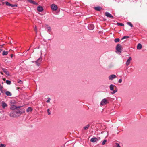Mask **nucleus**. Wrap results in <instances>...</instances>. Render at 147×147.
Returning a JSON list of instances; mask_svg holds the SVG:
<instances>
[{"mask_svg":"<svg viewBox=\"0 0 147 147\" xmlns=\"http://www.w3.org/2000/svg\"><path fill=\"white\" fill-rule=\"evenodd\" d=\"M42 60V58L41 57H40L37 60L35 61V63L38 66H39Z\"/></svg>","mask_w":147,"mask_h":147,"instance_id":"3","label":"nucleus"},{"mask_svg":"<svg viewBox=\"0 0 147 147\" xmlns=\"http://www.w3.org/2000/svg\"><path fill=\"white\" fill-rule=\"evenodd\" d=\"M37 10L39 12H42L43 10V8L42 7L38 6L37 9Z\"/></svg>","mask_w":147,"mask_h":147,"instance_id":"16","label":"nucleus"},{"mask_svg":"<svg viewBox=\"0 0 147 147\" xmlns=\"http://www.w3.org/2000/svg\"><path fill=\"white\" fill-rule=\"evenodd\" d=\"M0 73L2 75H3V73L1 72Z\"/></svg>","mask_w":147,"mask_h":147,"instance_id":"44","label":"nucleus"},{"mask_svg":"<svg viewBox=\"0 0 147 147\" xmlns=\"http://www.w3.org/2000/svg\"><path fill=\"white\" fill-rule=\"evenodd\" d=\"M94 9H95V10L98 11H100L102 8L101 7L98 6L97 7H94Z\"/></svg>","mask_w":147,"mask_h":147,"instance_id":"15","label":"nucleus"},{"mask_svg":"<svg viewBox=\"0 0 147 147\" xmlns=\"http://www.w3.org/2000/svg\"><path fill=\"white\" fill-rule=\"evenodd\" d=\"M127 24L129 26H130L131 27H133V26L132 25V23L130 22H128L127 23Z\"/></svg>","mask_w":147,"mask_h":147,"instance_id":"28","label":"nucleus"},{"mask_svg":"<svg viewBox=\"0 0 147 147\" xmlns=\"http://www.w3.org/2000/svg\"><path fill=\"white\" fill-rule=\"evenodd\" d=\"M8 52L7 51H3L2 55L3 56L6 55L8 54Z\"/></svg>","mask_w":147,"mask_h":147,"instance_id":"21","label":"nucleus"},{"mask_svg":"<svg viewBox=\"0 0 147 147\" xmlns=\"http://www.w3.org/2000/svg\"><path fill=\"white\" fill-rule=\"evenodd\" d=\"M129 37L128 36H124L122 38V39H124L126 38H129Z\"/></svg>","mask_w":147,"mask_h":147,"instance_id":"34","label":"nucleus"},{"mask_svg":"<svg viewBox=\"0 0 147 147\" xmlns=\"http://www.w3.org/2000/svg\"><path fill=\"white\" fill-rule=\"evenodd\" d=\"M5 145L3 144H0V147H5Z\"/></svg>","mask_w":147,"mask_h":147,"instance_id":"33","label":"nucleus"},{"mask_svg":"<svg viewBox=\"0 0 147 147\" xmlns=\"http://www.w3.org/2000/svg\"><path fill=\"white\" fill-rule=\"evenodd\" d=\"M142 45L141 44L139 43L137 45V49H140L142 48Z\"/></svg>","mask_w":147,"mask_h":147,"instance_id":"20","label":"nucleus"},{"mask_svg":"<svg viewBox=\"0 0 147 147\" xmlns=\"http://www.w3.org/2000/svg\"><path fill=\"white\" fill-rule=\"evenodd\" d=\"M5 94L8 96H10L12 95L11 93L9 91H7L5 92Z\"/></svg>","mask_w":147,"mask_h":147,"instance_id":"18","label":"nucleus"},{"mask_svg":"<svg viewBox=\"0 0 147 147\" xmlns=\"http://www.w3.org/2000/svg\"><path fill=\"white\" fill-rule=\"evenodd\" d=\"M6 83L8 85H10L11 84V81L8 80H6Z\"/></svg>","mask_w":147,"mask_h":147,"instance_id":"24","label":"nucleus"},{"mask_svg":"<svg viewBox=\"0 0 147 147\" xmlns=\"http://www.w3.org/2000/svg\"><path fill=\"white\" fill-rule=\"evenodd\" d=\"M105 15L108 17H109L110 18H113V17L111 14H110L107 12H105Z\"/></svg>","mask_w":147,"mask_h":147,"instance_id":"11","label":"nucleus"},{"mask_svg":"<svg viewBox=\"0 0 147 147\" xmlns=\"http://www.w3.org/2000/svg\"><path fill=\"white\" fill-rule=\"evenodd\" d=\"M117 25H118L120 26H124V24L122 23H117Z\"/></svg>","mask_w":147,"mask_h":147,"instance_id":"32","label":"nucleus"},{"mask_svg":"<svg viewBox=\"0 0 147 147\" xmlns=\"http://www.w3.org/2000/svg\"><path fill=\"white\" fill-rule=\"evenodd\" d=\"M17 5L16 4H11V5H10V7H17Z\"/></svg>","mask_w":147,"mask_h":147,"instance_id":"27","label":"nucleus"},{"mask_svg":"<svg viewBox=\"0 0 147 147\" xmlns=\"http://www.w3.org/2000/svg\"><path fill=\"white\" fill-rule=\"evenodd\" d=\"M107 141L106 140H105L102 142V145H104L105 144V143L107 142Z\"/></svg>","mask_w":147,"mask_h":147,"instance_id":"31","label":"nucleus"},{"mask_svg":"<svg viewBox=\"0 0 147 147\" xmlns=\"http://www.w3.org/2000/svg\"><path fill=\"white\" fill-rule=\"evenodd\" d=\"M45 26L46 29H47V32H48L49 34H50V32L51 31V27L50 26L47 25H45Z\"/></svg>","mask_w":147,"mask_h":147,"instance_id":"10","label":"nucleus"},{"mask_svg":"<svg viewBox=\"0 0 147 147\" xmlns=\"http://www.w3.org/2000/svg\"><path fill=\"white\" fill-rule=\"evenodd\" d=\"M32 110V108L30 107H28V109L26 110V111L27 112H29L30 111H31Z\"/></svg>","mask_w":147,"mask_h":147,"instance_id":"23","label":"nucleus"},{"mask_svg":"<svg viewBox=\"0 0 147 147\" xmlns=\"http://www.w3.org/2000/svg\"><path fill=\"white\" fill-rule=\"evenodd\" d=\"M94 28V25L92 24H89L88 26V28L90 30H93Z\"/></svg>","mask_w":147,"mask_h":147,"instance_id":"12","label":"nucleus"},{"mask_svg":"<svg viewBox=\"0 0 147 147\" xmlns=\"http://www.w3.org/2000/svg\"><path fill=\"white\" fill-rule=\"evenodd\" d=\"M3 80L4 81H5V80H6V79H5V78H3Z\"/></svg>","mask_w":147,"mask_h":147,"instance_id":"45","label":"nucleus"},{"mask_svg":"<svg viewBox=\"0 0 147 147\" xmlns=\"http://www.w3.org/2000/svg\"><path fill=\"white\" fill-rule=\"evenodd\" d=\"M2 105L3 108H5V107H6L7 106V104L5 103L4 102H2Z\"/></svg>","mask_w":147,"mask_h":147,"instance_id":"19","label":"nucleus"},{"mask_svg":"<svg viewBox=\"0 0 147 147\" xmlns=\"http://www.w3.org/2000/svg\"><path fill=\"white\" fill-rule=\"evenodd\" d=\"M50 98H49L48 99V100L46 101L47 102V103L49 102H50Z\"/></svg>","mask_w":147,"mask_h":147,"instance_id":"37","label":"nucleus"},{"mask_svg":"<svg viewBox=\"0 0 147 147\" xmlns=\"http://www.w3.org/2000/svg\"><path fill=\"white\" fill-rule=\"evenodd\" d=\"M98 140V139L95 137L92 138L90 140V141L93 142H95Z\"/></svg>","mask_w":147,"mask_h":147,"instance_id":"13","label":"nucleus"},{"mask_svg":"<svg viewBox=\"0 0 147 147\" xmlns=\"http://www.w3.org/2000/svg\"><path fill=\"white\" fill-rule=\"evenodd\" d=\"M4 45V44H3V45H0V47L1 48H2L3 47V46Z\"/></svg>","mask_w":147,"mask_h":147,"instance_id":"41","label":"nucleus"},{"mask_svg":"<svg viewBox=\"0 0 147 147\" xmlns=\"http://www.w3.org/2000/svg\"><path fill=\"white\" fill-rule=\"evenodd\" d=\"M15 111L16 114V117L20 116L22 114V112L20 110H15Z\"/></svg>","mask_w":147,"mask_h":147,"instance_id":"8","label":"nucleus"},{"mask_svg":"<svg viewBox=\"0 0 147 147\" xmlns=\"http://www.w3.org/2000/svg\"><path fill=\"white\" fill-rule=\"evenodd\" d=\"M115 147H120V146L119 143H116L115 145Z\"/></svg>","mask_w":147,"mask_h":147,"instance_id":"25","label":"nucleus"},{"mask_svg":"<svg viewBox=\"0 0 147 147\" xmlns=\"http://www.w3.org/2000/svg\"><path fill=\"white\" fill-rule=\"evenodd\" d=\"M9 115L12 117H16L15 110L12 111L9 113Z\"/></svg>","mask_w":147,"mask_h":147,"instance_id":"5","label":"nucleus"},{"mask_svg":"<svg viewBox=\"0 0 147 147\" xmlns=\"http://www.w3.org/2000/svg\"><path fill=\"white\" fill-rule=\"evenodd\" d=\"M3 89V87L0 84V90H2Z\"/></svg>","mask_w":147,"mask_h":147,"instance_id":"39","label":"nucleus"},{"mask_svg":"<svg viewBox=\"0 0 147 147\" xmlns=\"http://www.w3.org/2000/svg\"><path fill=\"white\" fill-rule=\"evenodd\" d=\"M27 1H28L30 3L34 4V5H37V3H36L35 2L33 1L32 0H27Z\"/></svg>","mask_w":147,"mask_h":147,"instance_id":"17","label":"nucleus"},{"mask_svg":"<svg viewBox=\"0 0 147 147\" xmlns=\"http://www.w3.org/2000/svg\"><path fill=\"white\" fill-rule=\"evenodd\" d=\"M90 125L89 124L87 125L86 126H85L84 128V130H86L88 129V128L89 127Z\"/></svg>","mask_w":147,"mask_h":147,"instance_id":"22","label":"nucleus"},{"mask_svg":"<svg viewBox=\"0 0 147 147\" xmlns=\"http://www.w3.org/2000/svg\"><path fill=\"white\" fill-rule=\"evenodd\" d=\"M13 107H11V109H13Z\"/></svg>","mask_w":147,"mask_h":147,"instance_id":"46","label":"nucleus"},{"mask_svg":"<svg viewBox=\"0 0 147 147\" xmlns=\"http://www.w3.org/2000/svg\"><path fill=\"white\" fill-rule=\"evenodd\" d=\"M2 69L3 71L5 74L7 76H10V75L9 74V72L5 68H2Z\"/></svg>","mask_w":147,"mask_h":147,"instance_id":"9","label":"nucleus"},{"mask_svg":"<svg viewBox=\"0 0 147 147\" xmlns=\"http://www.w3.org/2000/svg\"><path fill=\"white\" fill-rule=\"evenodd\" d=\"M13 56V55L12 54H11V55L10 56L11 58H12Z\"/></svg>","mask_w":147,"mask_h":147,"instance_id":"42","label":"nucleus"},{"mask_svg":"<svg viewBox=\"0 0 147 147\" xmlns=\"http://www.w3.org/2000/svg\"><path fill=\"white\" fill-rule=\"evenodd\" d=\"M122 80L121 79H120L119 80V82L120 83H121L122 82Z\"/></svg>","mask_w":147,"mask_h":147,"instance_id":"38","label":"nucleus"},{"mask_svg":"<svg viewBox=\"0 0 147 147\" xmlns=\"http://www.w3.org/2000/svg\"><path fill=\"white\" fill-rule=\"evenodd\" d=\"M117 76L114 74H112L109 76V80H112L116 78Z\"/></svg>","mask_w":147,"mask_h":147,"instance_id":"7","label":"nucleus"},{"mask_svg":"<svg viewBox=\"0 0 147 147\" xmlns=\"http://www.w3.org/2000/svg\"><path fill=\"white\" fill-rule=\"evenodd\" d=\"M15 108H17V107H16V106H15Z\"/></svg>","mask_w":147,"mask_h":147,"instance_id":"48","label":"nucleus"},{"mask_svg":"<svg viewBox=\"0 0 147 147\" xmlns=\"http://www.w3.org/2000/svg\"><path fill=\"white\" fill-rule=\"evenodd\" d=\"M114 86L116 87L115 86V85H113L112 84H111V85H110V87H109L110 89L111 90L113 91V92H111V93L112 94H115L116 92H117V89H116V88L115 90H113L114 87Z\"/></svg>","mask_w":147,"mask_h":147,"instance_id":"1","label":"nucleus"},{"mask_svg":"<svg viewBox=\"0 0 147 147\" xmlns=\"http://www.w3.org/2000/svg\"><path fill=\"white\" fill-rule=\"evenodd\" d=\"M34 30L35 31L36 34L37 33V27L36 26H35V27H34Z\"/></svg>","mask_w":147,"mask_h":147,"instance_id":"30","label":"nucleus"},{"mask_svg":"<svg viewBox=\"0 0 147 147\" xmlns=\"http://www.w3.org/2000/svg\"><path fill=\"white\" fill-rule=\"evenodd\" d=\"M116 49V50L118 52L121 53V51L122 46L120 44H118L117 45Z\"/></svg>","mask_w":147,"mask_h":147,"instance_id":"2","label":"nucleus"},{"mask_svg":"<svg viewBox=\"0 0 147 147\" xmlns=\"http://www.w3.org/2000/svg\"><path fill=\"white\" fill-rule=\"evenodd\" d=\"M108 101L105 98L102 100L100 103V105L101 106H102L108 103Z\"/></svg>","mask_w":147,"mask_h":147,"instance_id":"4","label":"nucleus"},{"mask_svg":"<svg viewBox=\"0 0 147 147\" xmlns=\"http://www.w3.org/2000/svg\"><path fill=\"white\" fill-rule=\"evenodd\" d=\"M47 112L48 113V115H50L51 114L50 112V109H48L47 110Z\"/></svg>","mask_w":147,"mask_h":147,"instance_id":"35","label":"nucleus"},{"mask_svg":"<svg viewBox=\"0 0 147 147\" xmlns=\"http://www.w3.org/2000/svg\"><path fill=\"white\" fill-rule=\"evenodd\" d=\"M51 9L53 11H55L57 9V6L54 4L51 5Z\"/></svg>","mask_w":147,"mask_h":147,"instance_id":"6","label":"nucleus"},{"mask_svg":"<svg viewBox=\"0 0 147 147\" xmlns=\"http://www.w3.org/2000/svg\"><path fill=\"white\" fill-rule=\"evenodd\" d=\"M131 57H129L128 59L127 60L126 62V64L127 66H128L129 64L131 61Z\"/></svg>","mask_w":147,"mask_h":147,"instance_id":"14","label":"nucleus"},{"mask_svg":"<svg viewBox=\"0 0 147 147\" xmlns=\"http://www.w3.org/2000/svg\"><path fill=\"white\" fill-rule=\"evenodd\" d=\"M18 82L19 83L21 84L23 83V82L20 80H19L18 81Z\"/></svg>","mask_w":147,"mask_h":147,"instance_id":"36","label":"nucleus"},{"mask_svg":"<svg viewBox=\"0 0 147 147\" xmlns=\"http://www.w3.org/2000/svg\"><path fill=\"white\" fill-rule=\"evenodd\" d=\"M130 70L131 71V72H132L133 71V69L132 68H131L130 69Z\"/></svg>","mask_w":147,"mask_h":147,"instance_id":"40","label":"nucleus"},{"mask_svg":"<svg viewBox=\"0 0 147 147\" xmlns=\"http://www.w3.org/2000/svg\"><path fill=\"white\" fill-rule=\"evenodd\" d=\"M3 49H0V53L2 51Z\"/></svg>","mask_w":147,"mask_h":147,"instance_id":"43","label":"nucleus"},{"mask_svg":"<svg viewBox=\"0 0 147 147\" xmlns=\"http://www.w3.org/2000/svg\"><path fill=\"white\" fill-rule=\"evenodd\" d=\"M30 47L29 48L27 51H28L29 50H30Z\"/></svg>","mask_w":147,"mask_h":147,"instance_id":"47","label":"nucleus"},{"mask_svg":"<svg viewBox=\"0 0 147 147\" xmlns=\"http://www.w3.org/2000/svg\"><path fill=\"white\" fill-rule=\"evenodd\" d=\"M5 4H6V5L7 6H10V5H11V4L10 3H9L8 2H6L5 3Z\"/></svg>","mask_w":147,"mask_h":147,"instance_id":"29","label":"nucleus"},{"mask_svg":"<svg viewBox=\"0 0 147 147\" xmlns=\"http://www.w3.org/2000/svg\"><path fill=\"white\" fill-rule=\"evenodd\" d=\"M120 41V39L118 38H116L114 40V41L115 43H117Z\"/></svg>","mask_w":147,"mask_h":147,"instance_id":"26","label":"nucleus"}]
</instances>
